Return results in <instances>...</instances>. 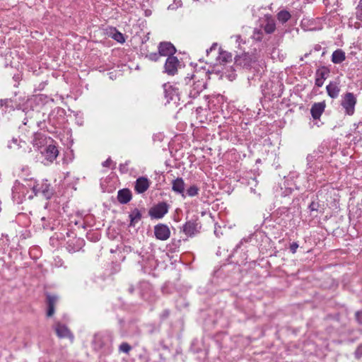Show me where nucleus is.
Returning a JSON list of instances; mask_svg holds the SVG:
<instances>
[{
	"mask_svg": "<svg viewBox=\"0 0 362 362\" xmlns=\"http://www.w3.org/2000/svg\"><path fill=\"white\" fill-rule=\"evenodd\" d=\"M29 186L32 187V189L35 195L41 194L45 198L49 199L53 194V189L47 180L42 181L41 183H36L35 181H30Z\"/></svg>",
	"mask_w": 362,
	"mask_h": 362,
	"instance_id": "f257e3e1",
	"label": "nucleus"
},
{
	"mask_svg": "<svg viewBox=\"0 0 362 362\" xmlns=\"http://www.w3.org/2000/svg\"><path fill=\"white\" fill-rule=\"evenodd\" d=\"M356 98L353 93H345L341 100V105L344 110V112L348 115H353L355 111L356 104Z\"/></svg>",
	"mask_w": 362,
	"mask_h": 362,
	"instance_id": "f03ea898",
	"label": "nucleus"
},
{
	"mask_svg": "<svg viewBox=\"0 0 362 362\" xmlns=\"http://www.w3.org/2000/svg\"><path fill=\"white\" fill-rule=\"evenodd\" d=\"M168 211V205L165 202H160L151 207L148 211L149 216L153 218H161Z\"/></svg>",
	"mask_w": 362,
	"mask_h": 362,
	"instance_id": "7ed1b4c3",
	"label": "nucleus"
},
{
	"mask_svg": "<svg viewBox=\"0 0 362 362\" xmlns=\"http://www.w3.org/2000/svg\"><path fill=\"white\" fill-rule=\"evenodd\" d=\"M256 62V57L249 53H245L242 55L237 56L235 58V64L245 69H250L252 64Z\"/></svg>",
	"mask_w": 362,
	"mask_h": 362,
	"instance_id": "20e7f679",
	"label": "nucleus"
},
{
	"mask_svg": "<svg viewBox=\"0 0 362 362\" xmlns=\"http://www.w3.org/2000/svg\"><path fill=\"white\" fill-rule=\"evenodd\" d=\"M156 238L160 240H166L170 236V230L167 225L159 223L154 227Z\"/></svg>",
	"mask_w": 362,
	"mask_h": 362,
	"instance_id": "39448f33",
	"label": "nucleus"
},
{
	"mask_svg": "<svg viewBox=\"0 0 362 362\" xmlns=\"http://www.w3.org/2000/svg\"><path fill=\"white\" fill-rule=\"evenodd\" d=\"M180 62L176 57L170 56L167 58L164 68L165 72L168 75H175L177 71Z\"/></svg>",
	"mask_w": 362,
	"mask_h": 362,
	"instance_id": "423d86ee",
	"label": "nucleus"
},
{
	"mask_svg": "<svg viewBox=\"0 0 362 362\" xmlns=\"http://www.w3.org/2000/svg\"><path fill=\"white\" fill-rule=\"evenodd\" d=\"M45 160L49 163H52L57 157L59 151L57 148L52 144L47 146L42 152Z\"/></svg>",
	"mask_w": 362,
	"mask_h": 362,
	"instance_id": "0eeeda50",
	"label": "nucleus"
},
{
	"mask_svg": "<svg viewBox=\"0 0 362 362\" xmlns=\"http://www.w3.org/2000/svg\"><path fill=\"white\" fill-rule=\"evenodd\" d=\"M158 52L160 56H173L176 49L173 44L168 42H163L159 44Z\"/></svg>",
	"mask_w": 362,
	"mask_h": 362,
	"instance_id": "6e6552de",
	"label": "nucleus"
},
{
	"mask_svg": "<svg viewBox=\"0 0 362 362\" xmlns=\"http://www.w3.org/2000/svg\"><path fill=\"white\" fill-rule=\"evenodd\" d=\"M185 184L182 178L177 177L172 181V189L177 194H181L182 198L186 197L185 193Z\"/></svg>",
	"mask_w": 362,
	"mask_h": 362,
	"instance_id": "1a4fd4ad",
	"label": "nucleus"
},
{
	"mask_svg": "<svg viewBox=\"0 0 362 362\" xmlns=\"http://www.w3.org/2000/svg\"><path fill=\"white\" fill-rule=\"evenodd\" d=\"M264 32L267 34H272L275 31L276 23L274 18L269 15L264 16V23L261 25Z\"/></svg>",
	"mask_w": 362,
	"mask_h": 362,
	"instance_id": "9d476101",
	"label": "nucleus"
},
{
	"mask_svg": "<svg viewBox=\"0 0 362 362\" xmlns=\"http://www.w3.org/2000/svg\"><path fill=\"white\" fill-rule=\"evenodd\" d=\"M149 180L145 177H139L135 182L134 189L139 194L144 193L149 187Z\"/></svg>",
	"mask_w": 362,
	"mask_h": 362,
	"instance_id": "9b49d317",
	"label": "nucleus"
},
{
	"mask_svg": "<svg viewBox=\"0 0 362 362\" xmlns=\"http://www.w3.org/2000/svg\"><path fill=\"white\" fill-rule=\"evenodd\" d=\"M329 71L325 67H322L317 70L315 74V85L317 87L322 86L324 81L327 78V76L329 75Z\"/></svg>",
	"mask_w": 362,
	"mask_h": 362,
	"instance_id": "f8f14e48",
	"label": "nucleus"
},
{
	"mask_svg": "<svg viewBox=\"0 0 362 362\" xmlns=\"http://www.w3.org/2000/svg\"><path fill=\"white\" fill-rule=\"evenodd\" d=\"M58 301V297L57 296H52L48 294L47 296V316L52 317L54 313L55 305Z\"/></svg>",
	"mask_w": 362,
	"mask_h": 362,
	"instance_id": "ddd939ff",
	"label": "nucleus"
},
{
	"mask_svg": "<svg viewBox=\"0 0 362 362\" xmlns=\"http://www.w3.org/2000/svg\"><path fill=\"white\" fill-rule=\"evenodd\" d=\"M328 95L332 98H337L340 92L339 83L336 81L330 82L326 87Z\"/></svg>",
	"mask_w": 362,
	"mask_h": 362,
	"instance_id": "4468645a",
	"label": "nucleus"
},
{
	"mask_svg": "<svg viewBox=\"0 0 362 362\" xmlns=\"http://www.w3.org/2000/svg\"><path fill=\"white\" fill-rule=\"evenodd\" d=\"M165 97L167 99V102L170 103L171 100H175L178 98L177 90L173 88L170 85L165 84L163 86Z\"/></svg>",
	"mask_w": 362,
	"mask_h": 362,
	"instance_id": "2eb2a0df",
	"label": "nucleus"
},
{
	"mask_svg": "<svg viewBox=\"0 0 362 362\" xmlns=\"http://www.w3.org/2000/svg\"><path fill=\"white\" fill-rule=\"evenodd\" d=\"M325 108V104L324 103H315L310 110L312 117L315 119H319L324 112Z\"/></svg>",
	"mask_w": 362,
	"mask_h": 362,
	"instance_id": "dca6fc26",
	"label": "nucleus"
},
{
	"mask_svg": "<svg viewBox=\"0 0 362 362\" xmlns=\"http://www.w3.org/2000/svg\"><path fill=\"white\" fill-rule=\"evenodd\" d=\"M132 199V193L128 189H120L117 194L118 202L121 204H127Z\"/></svg>",
	"mask_w": 362,
	"mask_h": 362,
	"instance_id": "f3484780",
	"label": "nucleus"
},
{
	"mask_svg": "<svg viewBox=\"0 0 362 362\" xmlns=\"http://www.w3.org/2000/svg\"><path fill=\"white\" fill-rule=\"evenodd\" d=\"M55 331L57 334V336L60 338H64V337H71V334L69 329L62 325L61 323L58 322L55 325Z\"/></svg>",
	"mask_w": 362,
	"mask_h": 362,
	"instance_id": "a211bd4d",
	"label": "nucleus"
},
{
	"mask_svg": "<svg viewBox=\"0 0 362 362\" xmlns=\"http://www.w3.org/2000/svg\"><path fill=\"white\" fill-rule=\"evenodd\" d=\"M197 226L194 222L188 221L183 226V232L188 236H192L197 232Z\"/></svg>",
	"mask_w": 362,
	"mask_h": 362,
	"instance_id": "6ab92c4d",
	"label": "nucleus"
},
{
	"mask_svg": "<svg viewBox=\"0 0 362 362\" xmlns=\"http://www.w3.org/2000/svg\"><path fill=\"white\" fill-rule=\"evenodd\" d=\"M346 59L345 53L341 49L335 50L332 54V62L334 64H340Z\"/></svg>",
	"mask_w": 362,
	"mask_h": 362,
	"instance_id": "aec40b11",
	"label": "nucleus"
},
{
	"mask_svg": "<svg viewBox=\"0 0 362 362\" xmlns=\"http://www.w3.org/2000/svg\"><path fill=\"white\" fill-rule=\"evenodd\" d=\"M130 218V226H134L141 218V214L138 209H135L129 215Z\"/></svg>",
	"mask_w": 362,
	"mask_h": 362,
	"instance_id": "412c9836",
	"label": "nucleus"
},
{
	"mask_svg": "<svg viewBox=\"0 0 362 362\" xmlns=\"http://www.w3.org/2000/svg\"><path fill=\"white\" fill-rule=\"evenodd\" d=\"M110 35L115 40L117 41L118 42L123 43L125 41L124 35L115 28L112 30Z\"/></svg>",
	"mask_w": 362,
	"mask_h": 362,
	"instance_id": "4be33fe9",
	"label": "nucleus"
},
{
	"mask_svg": "<svg viewBox=\"0 0 362 362\" xmlns=\"http://www.w3.org/2000/svg\"><path fill=\"white\" fill-rule=\"evenodd\" d=\"M291 18V14L288 11L283 10L278 13L277 14V18L278 20L281 22L282 23H284L287 22Z\"/></svg>",
	"mask_w": 362,
	"mask_h": 362,
	"instance_id": "5701e85b",
	"label": "nucleus"
},
{
	"mask_svg": "<svg viewBox=\"0 0 362 362\" xmlns=\"http://www.w3.org/2000/svg\"><path fill=\"white\" fill-rule=\"evenodd\" d=\"M263 35L264 33L262 31V28L261 27L260 28L254 29L252 37L256 41H260L262 40Z\"/></svg>",
	"mask_w": 362,
	"mask_h": 362,
	"instance_id": "b1692460",
	"label": "nucleus"
},
{
	"mask_svg": "<svg viewBox=\"0 0 362 362\" xmlns=\"http://www.w3.org/2000/svg\"><path fill=\"white\" fill-rule=\"evenodd\" d=\"M219 60L222 62H228L232 61V54L227 52H221L219 54Z\"/></svg>",
	"mask_w": 362,
	"mask_h": 362,
	"instance_id": "393cba45",
	"label": "nucleus"
},
{
	"mask_svg": "<svg viewBox=\"0 0 362 362\" xmlns=\"http://www.w3.org/2000/svg\"><path fill=\"white\" fill-rule=\"evenodd\" d=\"M199 190L196 185H192L187 189L186 194L189 197H194L198 194Z\"/></svg>",
	"mask_w": 362,
	"mask_h": 362,
	"instance_id": "a878e982",
	"label": "nucleus"
},
{
	"mask_svg": "<svg viewBox=\"0 0 362 362\" xmlns=\"http://www.w3.org/2000/svg\"><path fill=\"white\" fill-rule=\"evenodd\" d=\"M160 57V53L152 52L146 55V58H148L151 61L156 62Z\"/></svg>",
	"mask_w": 362,
	"mask_h": 362,
	"instance_id": "bb28decb",
	"label": "nucleus"
},
{
	"mask_svg": "<svg viewBox=\"0 0 362 362\" xmlns=\"http://www.w3.org/2000/svg\"><path fill=\"white\" fill-rule=\"evenodd\" d=\"M131 349V346L126 342L121 344V345L119 346V351L126 354H128Z\"/></svg>",
	"mask_w": 362,
	"mask_h": 362,
	"instance_id": "cd10ccee",
	"label": "nucleus"
},
{
	"mask_svg": "<svg viewBox=\"0 0 362 362\" xmlns=\"http://www.w3.org/2000/svg\"><path fill=\"white\" fill-rule=\"evenodd\" d=\"M202 86H200L199 85H197L196 88H194V90H192L190 91L189 95L190 96L194 98L196 97L200 91L202 90Z\"/></svg>",
	"mask_w": 362,
	"mask_h": 362,
	"instance_id": "c85d7f7f",
	"label": "nucleus"
},
{
	"mask_svg": "<svg viewBox=\"0 0 362 362\" xmlns=\"http://www.w3.org/2000/svg\"><path fill=\"white\" fill-rule=\"evenodd\" d=\"M21 141L18 140V139H13L11 142L8 144V147L10 148H13L15 147H21L20 144Z\"/></svg>",
	"mask_w": 362,
	"mask_h": 362,
	"instance_id": "c756f323",
	"label": "nucleus"
},
{
	"mask_svg": "<svg viewBox=\"0 0 362 362\" xmlns=\"http://www.w3.org/2000/svg\"><path fill=\"white\" fill-rule=\"evenodd\" d=\"M315 160V156L313 154H310L307 156V162L309 168H312L313 163Z\"/></svg>",
	"mask_w": 362,
	"mask_h": 362,
	"instance_id": "7c9ffc66",
	"label": "nucleus"
},
{
	"mask_svg": "<svg viewBox=\"0 0 362 362\" xmlns=\"http://www.w3.org/2000/svg\"><path fill=\"white\" fill-rule=\"evenodd\" d=\"M319 207V204L317 202H312L309 205V209L310 211H317Z\"/></svg>",
	"mask_w": 362,
	"mask_h": 362,
	"instance_id": "2f4dec72",
	"label": "nucleus"
},
{
	"mask_svg": "<svg viewBox=\"0 0 362 362\" xmlns=\"http://www.w3.org/2000/svg\"><path fill=\"white\" fill-rule=\"evenodd\" d=\"M355 355H356V358H360L362 356V344H360L356 351H355Z\"/></svg>",
	"mask_w": 362,
	"mask_h": 362,
	"instance_id": "473e14b6",
	"label": "nucleus"
},
{
	"mask_svg": "<svg viewBox=\"0 0 362 362\" xmlns=\"http://www.w3.org/2000/svg\"><path fill=\"white\" fill-rule=\"evenodd\" d=\"M298 244L297 243H293L290 245V250L291 251L292 253H295L296 252V250L298 249Z\"/></svg>",
	"mask_w": 362,
	"mask_h": 362,
	"instance_id": "72a5a7b5",
	"label": "nucleus"
},
{
	"mask_svg": "<svg viewBox=\"0 0 362 362\" xmlns=\"http://www.w3.org/2000/svg\"><path fill=\"white\" fill-rule=\"evenodd\" d=\"M357 13L362 16V0H360L357 6Z\"/></svg>",
	"mask_w": 362,
	"mask_h": 362,
	"instance_id": "f704fd0d",
	"label": "nucleus"
},
{
	"mask_svg": "<svg viewBox=\"0 0 362 362\" xmlns=\"http://www.w3.org/2000/svg\"><path fill=\"white\" fill-rule=\"evenodd\" d=\"M112 160L110 158L107 159L105 162H103V165L104 167H110Z\"/></svg>",
	"mask_w": 362,
	"mask_h": 362,
	"instance_id": "c9c22d12",
	"label": "nucleus"
},
{
	"mask_svg": "<svg viewBox=\"0 0 362 362\" xmlns=\"http://www.w3.org/2000/svg\"><path fill=\"white\" fill-rule=\"evenodd\" d=\"M169 315V311L168 310H165L163 311V314H162V317H168Z\"/></svg>",
	"mask_w": 362,
	"mask_h": 362,
	"instance_id": "e433bc0d",
	"label": "nucleus"
},
{
	"mask_svg": "<svg viewBox=\"0 0 362 362\" xmlns=\"http://www.w3.org/2000/svg\"><path fill=\"white\" fill-rule=\"evenodd\" d=\"M235 37L236 42H238V40L240 39V35H235Z\"/></svg>",
	"mask_w": 362,
	"mask_h": 362,
	"instance_id": "4c0bfd02",
	"label": "nucleus"
},
{
	"mask_svg": "<svg viewBox=\"0 0 362 362\" xmlns=\"http://www.w3.org/2000/svg\"><path fill=\"white\" fill-rule=\"evenodd\" d=\"M216 47V44H214L211 46V47L210 48L209 51L211 52L213 49H214L215 47Z\"/></svg>",
	"mask_w": 362,
	"mask_h": 362,
	"instance_id": "58836bf2",
	"label": "nucleus"
},
{
	"mask_svg": "<svg viewBox=\"0 0 362 362\" xmlns=\"http://www.w3.org/2000/svg\"><path fill=\"white\" fill-rule=\"evenodd\" d=\"M241 243H242L240 242L239 244L237 245L236 250L240 247Z\"/></svg>",
	"mask_w": 362,
	"mask_h": 362,
	"instance_id": "ea45409f",
	"label": "nucleus"
},
{
	"mask_svg": "<svg viewBox=\"0 0 362 362\" xmlns=\"http://www.w3.org/2000/svg\"><path fill=\"white\" fill-rule=\"evenodd\" d=\"M98 337H99V336H98V335H95V339H94V341H95L98 339Z\"/></svg>",
	"mask_w": 362,
	"mask_h": 362,
	"instance_id": "a19ab883",
	"label": "nucleus"
},
{
	"mask_svg": "<svg viewBox=\"0 0 362 362\" xmlns=\"http://www.w3.org/2000/svg\"><path fill=\"white\" fill-rule=\"evenodd\" d=\"M309 54H310V53H306V54H305V57H307Z\"/></svg>",
	"mask_w": 362,
	"mask_h": 362,
	"instance_id": "79ce46f5",
	"label": "nucleus"
}]
</instances>
